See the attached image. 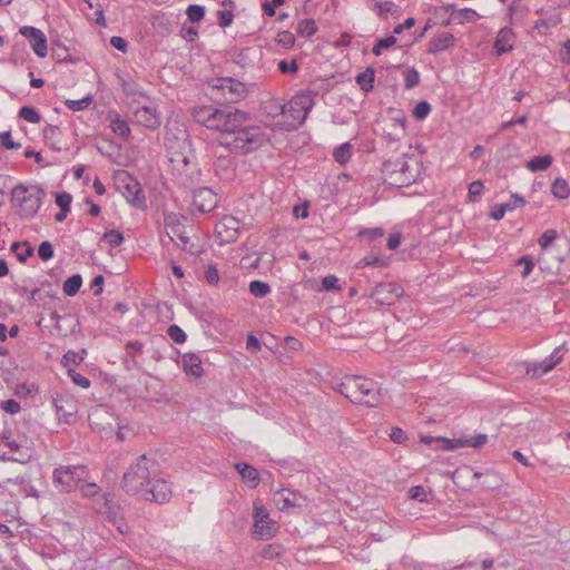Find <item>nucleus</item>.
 I'll return each mask as SVG.
<instances>
[{
  "label": "nucleus",
  "instance_id": "nucleus-42",
  "mask_svg": "<svg viewBox=\"0 0 570 570\" xmlns=\"http://www.w3.org/2000/svg\"><path fill=\"white\" fill-rule=\"evenodd\" d=\"M546 366H547V362L544 360L542 362L530 363L527 365L525 373L528 376H530L532 379L540 377L543 374L551 371V370H546Z\"/></svg>",
  "mask_w": 570,
  "mask_h": 570
},
{
  "label": "nucleus",
  "instance_id": "nucleus-58",
  "mask_svg": "<svg viewBox=\"0 0 570 570\" xmlns=\"http://www.w3.org/2000/svg\"><path fill=\"white\" fill-rule=\"evenodd\" d=\"M557 238V232L554 229H547L538 240L539 246L542 249L548 248Z\"/></svg>",
  "mask_w": 570,
  "mask_h": 570
},
{
  "label": "nucleus",
  "instance_id": "nucleus-57",
  "mask_svg": "<svg viewBox=\"0 0 570 570\" xmlns=\"http://www.w3.org/2000/svg\"><path fill=\"white\" fill-rule=\"evenodd\" d=\"M67 373L76 385L82 389H88L90 386V380L80 373H77L75 370L69 368Z\"/></svg>",
  "mask_w": 570,
  "mask_h": 570
},
{
  "label": "nucleus",
  "instance_id": "nucleus-3",
  "mask_svg": "<svg viewBox=\"0 0 570 570\" xmlns=\"http://www.w3.org/2000/svg\"><path fill=\"white\" fill-rule=\"evenodd\" d=\"M156 472L157 463L142 454L131 463L124 473L121 482L122 489L127 494H139L148 484H150Z\"/></svg>",
  "mask_w": 570,
  "mask_h": 570
},
{
  "label": "nucleus",
  "instance_id": "nucleus-25",
  "mask_svg": "<svg viewBox=\"0 0 570 570\" xmlns=\"http://www.w3.org/2000/svg\"><path fill=\"white\" fill-rule=\"evenodd\" d=\"M107 510L105 511L106 519L112 523L120 533H127L128 527L124 520L122 514L120 513L118 508L114 505H109V502L106 503Z\"/></svg>",
  "mask_w": 570,
  "mask_h": 570
},
{
  "label": "nucleus",
  "instance_id": "nucleus-11",
  "mask_svg": "<svg viewBox=\"0 0 570 570\" xmlns=\"http://www.w3.org/2000/svg\"><path fill=\"white\" fill-rule=\"evenodd\" d=\"M403 293V288L396 283H380L371 289L368 297L380 305H393Z\"/></svg>",
  "mask_w": 570,
  "mask_h": 570
},
{
  "label": "nucleus",
  "instance_id": "nucleus-15",
  "mask_svg": "<svg viewBox=\"0 0 570 570\" xmlns=\"http://www.w3.org/2000/svg\"><path fill=\"white\" fill-rule=\"evenodd\" d=\"M217 195L207 187L195 190L193 196L194 209L199 214L212 212L217 206Z\"/></svg>",
  "mask_w": 570,
  "mask_h": 570
},
{
  "label": "nucleus",
  "instance_id": "nucleus-39",
  "mask_svg": "<svg viewBox=\"0 0 570 570\" xmlns=\"http://www.w3.org/2000/svg\"><path fill=\"white\" fill-rule=\"evenodd\" d=\"M110 127L112 131L124 138H127L130 134L129 125L126 120L121 119L119 116H116L111 119Z\"/></svg>",
  "mask_w": 570,
  "mask_h": 570
},
{
  "label": "nucleus",
  "instance_id": "nucleus-30",
  "mask_svg": "<svg viewBox=\"0 0 570 570\" xmlns=\"http://www.w3.org/2000/svg\"><path fill=\"white\" fill-rule=\"evenodd\" d=\"M296 32L304 38H311L317 32V26L314 19H303L296 26Z\"/></svg>",
  "mask_w": 570,
  "mask_h": 570
},
{
  "label": "nucleus",
  "instance_id": "nucleus-31",
  "mask_svg": "<svg viewBox=\"0 0 570 570\" xmlns=\"http://www.w3.org/2000/svg\"><path fill=\"white\" fill-rule=\"evenodd\" d=\"M82 285V277L80 274H75L67 278L62 285V291L67 296H75Z\"/></svg>",
  "mask_w": 570,
  "mask_h": 570
},
{
  "label": "nucleus",
  "instance_id": "nucleus-43",
  "mask_svg": "<svg viewBox=\"0 0 570 570\" xmlns=\"http://www.w3.org/2000/svg\"><path fill=\"white\" fill-rule=\"evenodd\" d=\"M397 39L395 36H389L386 38L379 39L374 45L372 52L374 56H381L383 49H389L396 43Z\"/></svg>",
  "mask_w": 570,
  "mask_h": 570
},
{
  "label": "nucleus",
  "instance_id": "nucleus-17",
  "mask_svg": "<svg viewBox=\"0 0 570 570\" xmlns=\"http://www.w3.org/2000/svg\"><path fill=\"white\" fill-rule=\"evenodd\" d=\"M222 242H235L239 235V222L234 217H224L215 227Z\"/></svg>",
  "mask_w": 570,
  "mask_h": 570
},
{
  "label": "nucleus",
  "instance_id": "nucleus-9",
  "mask_svg": "<svg viewBox=\"0 0 570 570\" xmlns=\"http://www.w3.org/2000/svg\"><path fill=\"white\" fill-rule=\"evenodd\" d=\"M139 495L146 501L164 504L168 502L171 497V487L166 480L157 478L156 473L150 484H148Z\"/></svg>",
  "mask_w": 570,
  "mask_h": 570
},
{
  "label": "nucleus",
  "instance_id": "nucleus-32",
  "mask_svg": "<svg viewBox=\"0 0 570 570\" xmlns=\"http://www.w3.org/2000/svg\"><path fill=\"white\" fill-rule=\"evenodd\" d=\"M551 193L558 199L568 198L570 195V189H569L567 180H564L562 178L554 179V181L551 186Z\"/></svg>",
  "mask_w": 570,
  "mask_h": 570
},
{
  "label": "nucleus",
  "instance_id": "nucleus-23",
  "mask_svg": "<svg viewBox=\"0 0 570 570\" xmlns=\"http://www.w3.org/2000/svg\"><path fill=\"white\" fill-rule=\"evenodd\" d=\"M234 468L250 488H256L259 484V473L255 466L245 462H237Z\"/></svg>",
  "mask_w": 570,
  "mask_h": 570
},
{
  "label": "nucleus",
  "instance_id": "nucleus-20",
  "mask_svg": "<svg viewBox=\"0 0 570 570\" xmlns=\"http://www.w3.org/2000/svg\"><path fill=\"white\" fill-rule=\"evenodd\" d=\"M134 116L136 121L146 128L156 129L160 125L158 116L156 115L155 110L150 107L144 106L137 108L134 111Z\"/></svg>",
  "mask_w": 570,
  "mask_h": 570
},
{
  "label": "nucleus",
  "instance_id": "nucleus-13",
  "mask_svg": "<svg viewBox=\"0 0 570 570\" xmlns=\"http://www.w3.org/2000/svg\"><path fill=\"white\" fill-rule=\"evenodd\" d=\"M183 218L185 217L174 212H164V224L165 228L167 229L168 237L173 242L175 238L179 239L181 242V246L185 247L189 242V237L186 236L184 232L185 227L181 223Z\"/></svg>",
  "mask_w": 570,
  "mask_h": 570
},
{
  "label": "nucleus",
  "instance_id": "nucleus-14",
  "mask_svg": "<svg viewBox=\"0 0 570 570\" xmlns=\"http://www.w3.org/2000/svg\"><path fill=\"white\" fill-rule=\"evenodd\" d=\"M19 32L29 40L32 50L38 57L45 58L47 56V38L40 29L24 26L20 28Z\"/></svg>",
  "mask_w": 570,
  "mask_h": 570
},
{
  "label": "nucleus",
  "instance_id": "nucleus-35",
  "mask_svg": "<svg viewBox=\"0 0 570 570\" xmlns=\"http://www.w3.org/2000/svg\"><path fill=\"white\" fill-rule=\"evenodd\" d=\"M351 150H352L351 144L344 142L334 149L333 157L338 164L344 165L351 158V155H352Z\"/></svg>",
  "mask_w": 570,
  "mask_h": 570
},
{
  "label": "nucleus",
  "instance_id": "nucleus-33",
  "mask_svg": "<svg viewBox=\"0 0 570 570\" xmlns=\"http://www.w3.org/2000/svg\"><path fill=\"white\" fill-rule=\"evenodd\" d=\"M249 293L256 298H264L271 293V286L262 281H252L249 283Z\"/></svg>",
  "mask_w": 570,
  "mask_h": 570
},
{
  "label": "nucleus",
  "instance_id": "nucleus-7",
  "mask_svg": "<svg viewBox=\"0 0 570 570\" xmlns=\"http://www.w3.org/2000/svg\"><path fill=\"white\" fill-rule=\"evenodd\" d=\"M89 479V470L83 464L59 465L52 472V483L61 493L76 491L80 482Z\"/></svg>",
  "mask_w": 570,
  "mask_h": 570
},
{
  "label": "nucleus",
  "instance_id": "nucleus-19",
  "mask_svg": "<svg viewBox=\"0 0 570 570\" xmlns=\"http://www.w3.org/2000/svg\"><path fill=\"white\" fill-rule=\"evenodd\" d=\"M56 298L57 293L49 282L42 283L38 288L30 292V304L32 305L45 306Z\"/></svg>",
  "mask_w": 570,
  "mask_h": 570
},
{
  "label": "nucleus",
  "instance_id": "nucleus-26",
  "mask_svg": "<svg viewBox=\"0 0 570 570\" xmlns=\"http://www.w3.org/2000/svg\"><path fill=\"white\" fill-rule=\"evenodd\" d=\"M552 157L550 155L537 156L531 158L527 163V168L530 171L537 173L548 169L552 164Z\"/></svg>",
  "mask_w": 570,
  "mask_h": 570
},
{
  "label": "nucleus",
  "instance_id": "nucleus-2",
  "mask_svg": "<svg viewBox=\"0 0 570 570\" xmlns=\"http://www.w3.org/2000/svg\"><path fill=\"white\" fill-rule=\"evenodd\" d=\"M337 391L355 404L377 406L381 402L380 389L374 381L366 377L345 376Z\"/></svg>",
  "mask_w": 570,
  "mask_h": 570
},
{
  "label": "nucleus",
  "instance_id": "nucleus-52",
  "mask_svg": "<svg viewBox=\"0 0 570 570\" xmlns=\"http://www.w3.org/2000/svg\"><path fill=\"white\" fill-rule=\"evenodd\" d=\"M38 255L42 261H49L53 257L55 252L52 244L48 240H43L38 247Z\"/></svg>",
  "mask_w": 570,
  "mask_h": 570
},
{
  "label": "nucleus",
  "instance_id": "nucleus-62",
  "mask_svg": "<svg viewBox=\"0 0 570 570\" xmlns=\"http://www.w3.org/2000/svg\"><path fill=\"white\" fill-rule=\"evenodd\" d=\"M505 205V208L508 209V212H511V210H514L515 208L518 207H522L525 205V200L522 196L518 195V194H512L510 196V199L504 203Z\"/></svg>",
  "mask_w": 570,
  "mask_h": 570
},
{
  "label": "nucleus",
  "instance_id": "nucleus-47",
  "mask_svg": "<svg viewBox=\"0 0 570 570\" xmlns=\"http://www.w3.org/2000/svg\"><path fill=\"white\" fill-rule=\"evenodd\" d=\"M420 82V75L415 68L406 69L404 73V85L406 89L416 87Z\"/></svg>",
  "mask_w": 570,
  "mask_h": 570
},
{
  "label": "nucleus",
  "instance_id": "nucleus-5",
  "mask_svg": "<svg viewBox=\"0 0 570 570\" xmlns=\"http://www.w3.org/2000/svg\"><path fill=\"white\" fill-rule=\"evenodd\" d=\"M207 89L212 99L218 104H236L247 94L245 83L230 77L210 79Z\"/></svg>",
  "mask_w": 570,
  "mask_h": 570
},
{
  "label": "nucleus",
  "instance_id": "nucleus-8",
  "mask_svg": "<svg viewBox=\"0 0 570 570\" xmlns=\"http://www.w3.org/2000/svg\"><path fill=\"white\" fill-rule=\"evenodd\" d=\"M117 186L127 202L138 209L147 207L146 197L140 183L129 173L122 170L117 175Z\"/></svg>",
  "mask_w": 570,
  "mask_h": 570
},
{
  "label": "nucleus",
  "instance_id": "nucleus-10",
  "mask_svg": "<svg viewBox=\"0 0 570 570\" xmlns=\"http://www.w3.org/2000/svg\"><path fill=\"white\" fill-rule=\"evenodd\" d=\"M314 105L315 101L311 99V96H304L299 92L289 101L288 105L276 106V109H279V114L297 111V115H292V118L302 125Z\"/></svg>",
  "mask_w": 570,
  "mask_h": 570
},
{
  "label": "nucleus",
  "instance_id": "nucleus-60",
  "mask_svg": "<svg viewBox=\"0 0 570 570\" xmlns=\"http://www.w3.org/2000/svg\"><path fill=\"white\" fill-rule=\"evenodd\" d=\"M72 202V197L68 193H59L56 196V204L59 206V208L63 212L70 210V205Z\"/></svg>",
  "mask_w": 570,
  "mask_h": 570
},
{
  "label": "nucleus",
  "instance_id": "nucleus-1",
  "mask_svg": "<svg viewBox=\"0 0 570 570\" xmlns=\"http://www.w3.org/2000/svg\"><path fill=\"white\" fill-rule=\"evenodd\" d=\"M214 130L220 132L219 145L233 154H248L266 141L262 128L249 125L248 114L239 109L223 108Z\"/></svg>",
  "mask_w": 570,
  "mask_h": 570
},
{
  "label": "nucleus",
  "instance_id": "nucleus-49",
  "mask_svg": "<svg viewBox=\"0 0 570 570\" xmlns=\"http://www.w3.org/2000/svg\"><path fill=\"white\" fill-rule=\"evenodd\" d=\"M92 101V98L90 96H87L82 99H78V100H70L68 99L66 101V106L70 109V110H73V111H80V110H85Z\"/></svg>",
  "mask_w": 570,
  "mask_h": 570
},
{
  "label": "nucleus",
  "instance_id": "nucleus-36",
  "mask_svg": "<svg viewBox=\"0 0 570 570\" xmlns=\"http://www.w3.org/2000/svg\"><path fill=\"white\" fill-rule=\"evenodd\" d=\"M488 435L487 434H478L474 438L470 439H453L454 444H458V448L460 446H472V448H480L487 443Z\"/></svg>",
  "mask_w": 570,
  "mask_h": 570
},
{
  "label": "nucleus",
  "instance_id": "nucleus-38",
  "mask_svg": "<svg viewBox=\"0 0 570 570\" xmlns=\"http://www.w3.org/2000/svg\"><path fill=\"white\" fill-rule=\"evenodd\" d=\"M51 55L52 58L60 63L70 60L68 48L59 41L53 42Z\"/></svg>",
  "mask_w": 570,
  "mask_h": 570
},
{
  "label": "nucleus",
  "instance_id": "nucleus-48",
  "mask_svg": "<svg viewBox=\"0 0 570 570\" xmlns=\"http://www.w3.org/2000/svg\"><path fill=\"white\" fill-rule=\"evenodd\" d=\"M295 41V36L291 31H281L277 33L276 42L286 49L292 48Z\"/></svg>",
  "mask_w": 570,
  "mask_h": 570
},
{
  "label": "nucleus",
  "instance_id": "nucleus-53",
  "mask_svg": "<svg viewBox=\"0 0 570 570\" xmlns=\"http://www.w3.org/2000/svg\"><path fill=\"white\" fill-rule=\"evenodd\" d=\"M83 497H95L99 492V487L88 480L80 482L78 489Z\"/></svg>",
  "mask_w": 570,
  "mask_h": 570
},
{
  "label": "nucleus",
  "instance_id": "nucleus-46",
  "mask_svg": "<svg viewBox=\"0 0 570 570\" xmlns=\"http://www.w3.org/2000/svg\"><path fill=\"white\" fill-rule=\"evenodd\" d=\"M102 239L106 240L111 247H118L122 244L124 236L120 232L110 229L102 235Z\"/></svg>",
  "mask_w": 570,
  "mask_h": 570
},
{
  "label": "nucleus",
  "instance_id": "nucleus-50",
  "mask_svg": "<svg viewBox=\"0 0 570 570\" xmlns=\"http://www.w3.org/2000/svg\"><path fill=\"white\" fill-rule=\"evenodd\" d=\"M430 112H431V105L425 100L417 102L413 110V115L417 120L425 119Z\"/></svg>",
  "mask_w": 570,
  "mask_h": 570
},
{
  "label": "nucleus",
  "instance_id": "nucleus-63",
  "mask_svg": "<svg viewBox=\"0 0 570 570\" xmlns=\"http://www.w3.org/2000/svg\"><path fill=\"white\" fill-rule=\"evenodd\" d=\"M122 89L127 96H131L132 98L145 96L142 90L135 82L125 81L122 83Z\"/></svg>",
  "mask_w": 570,
  "mask_h": 570
},
{
  "label": "nucleus",
  "instance_id": "nucleus-27",
  "mask_svg": "<svg viewBox=\"0 0 570 570\" xmlns=\"http://www.w3.org/2000/svg\"><path fill=\"white\" fill-rule=\"evenodd\" d=\"M11 250L16 253L19 262L24 263L29 257H31L35 253L33 247L29 242L19 243L16 242L11 245Z\"/></svg>",
  "mask_w": 570,
  "mask_h": 570
},
{
  "label": "nucleus",
  "instance_id": "nucleus-56",
  "mask_svg": "<svg viewBox=\"0 0 570 570\" xmlns=\"http://www.w3.org/2000/svg\"><path fill=\"white\" fill-rule=\"evenodd\" d=\"M7 446L11 452H19L22 449V445L18 443L16 440H11L10 433H2L0 435V446Z\"/></svg>",
  "mask_w": 570,
  "mask_h": 570
},
{
  "label": "nucleus",
  "instance_id": "nucleus-61",
  "mask_svg": "<svg viewBox=\"0 0 570 570\" xmlns=\"http://www.w3.org/2000/svg\"><path fill=\"white\" fill-rule=\"evenodd\" d=\"M278 70L282 73H296L298 71V65L296 59H293L291 62H288L287 60H281L278 62Z\"/></svg>",
  "mask_w": 570,
  "mask_h": 570
},
{
  "label": "nucleus",
  "instance_id": "nucleus-55",
  "mask_svg": "<svg viewBox=\"0 0 570 570\" xmlns=\"http://www.w3.org/2000/svg\"><path fill=\"white\" fill-rule=\"evenodd\" d=\"M0 141H1V145L6 149H9V150H13V149L17 150V149L21 148V144L14 142L12 140L11 131H9V130L0 132Z\"/></svg>",
  "mask_w": 570,
  "mask_h": 570
},
{
  "label": "nucleus",
  "instance_id": "nucleus-64",
  "mask_svg": "<svg viewBox=\"0 0 570 570\" xmlns=\"http://www.w3.org/2000/svg\"><path fill=\"white\" fill-rule=\"evenodd\" d=\"M0 407L10 414H16L21 410L20 403L12 399L2 401Z\"/></svg>",
  "mask_w": 570,
  "mask_h": 570
},
{
  "label": "nucleus",
  "instance_id": "nucleus-45",
  "mask_svg": "<svg viewBox=\"0 0 570 570\" xmlns=\"http://www.w3.org/2000/svg\"><path fill=\"white\" fill-rule=\"evenodd\" d=\"M167 335L176 344H183L186 342L187 338L186 333L176 324H173L168 327Z\"/></svg>",
  "mask_w": 570,
  "mask_h": 570
},
{
  "label": "nucleus",
  "instance_id": "nucleus-54",
  "mask_svg": "<svg viewBox=\"0 0 570 570\" xmlns=\"http://www.w3.org/2000/svg\"><path fill=\"white\" fill-rule=\"evenodd\" d=\"M517 265H523V271L521 272V276L523 278H527L532 273V271L534 268L533 259L528 255L521 256L517 261Z\"/></svg>",
  "mask_w": 570,
  "mask_h": 570
},
{
  "label": "nucleus",
  "instance_id": "nucleus-4",
  "mask_svg": "<svg viewBox=\"0 0 570 570\" xmlns=\"http://www.w3.org/2000/svg\"><path fill=\"white\" fill-rule=\"evenodd\" d=\"M407 159L411 157L404 153L402 157L396 159H386L382 164V174L392 186L404 187L416 181L420 175L419 163H415V168L412 167Z\"/></svg>",
  "mask_w": 570,
  "mask_h": 570
},
{
  "label": "nucleus",
  "instance_id": "nucleus-21",
  "mask_svg": "<svg viewBox=\"0 0 570 570\" xmlns=\"http://www.w3.org/2000/svg\"><path fill=\"white\" fill-rule=\"evenodd\" d=\"M453 43L454 36L450 32H442L429 41L428 52L439 53L452 47Z\"/></svg>",
  "mask_w": 570,
  "mask_h": 570
},
{
  "label": "nucleus",
  "instance_id": "nucleus-59",
  "mask_svg": "<svg viewBox=\"0 0 570 570\" xmlns=\"http://www.w3.org/2000/svg\"><path fill=\"white\" fill-rule=\"evenodd\" d=\"M528 12V7L522 3V0H513L509 6V14L523 17Z\"/></svg>",
  "mask_w": 570,
  "mask_h": 570
},
{
  "label": "nucleus",
  "instance_id": "nucleus-18",
  "mask_svg": "<svg viewBox=\"0 0 570 570\" xmlns=\"http://www.w3.org/2000/svg\"><path fill=\"white\" fill-rule=\"evenodd\" d=\"M274 502L281 511L289 508L301 507L305 499L299 493L288 489L276 491L273 497Z\"/></svg>",
  "mask_w": 570,
  "mask_h": 570
},
{
  "label": "nucleus",
  "instance_id": "nucleus-6",
  "mask_svg": "<svg viewBox=\"0 0 570 570\" xmlns=\"http://www.w3.org/2000/svg\"><path fill=\"white\" fill-rule=\"evenodd\" d=\"M12 203L18 208L20 217L32 218L40 209L46 193L39 185H19L12 189Z\"/></svg>",
  "mask_w": 570,
  "mask_h": 570
},
{
  "label": "nucleus",
  "instance_id": "nucleus-41",
  "mask_svg": "<svg viewBox=\"0 0 570 570\" xmlns=\"http://www.w3.org/2000/svg\"><path fill=\"white\" fill-rule=\"evenodd\" d=\"M566 353L564 345L556 347L552 353L544 360L547 362L546 370H552L561 362Z\"/></svg>",
  "mask_w": 570,
  "mask_h": 570
},
{
  "label": "nucleus",
  "instance_id": "nucleus-24",
  "mask_svg": "<svg viewBox=\"0 0 570 570\" xmlns=\"http://www.w3.org/2000/svg\"><path fill=\"white\" fill-rule=\"evenodd\" d=\"M512 38V31L508 28H502L495 38L494 49L497 56H502L513 49V46L510 43Z\"/></svg>",
  "mask_w": 570,
  "mask_h": 570
},
{
  "label": "nucleus",
  "instance_id": "nucleus-29",
  "mask_svg": "<svg viewBox=\"0 0 570 570\" xmlns=\"http://www.w3.org/2000/svg\"><path fill=\"white\" fill-rule=\"evenodd\" d=\"M374 78H375L374 69L368 67L365 69V71H363L356 76V83L361 87L362 90L367 92L373 89Z\"/></svg>",
  "mask_w": 570,
  "mask_h": 570
},
{
  "label": "nucleus",
  "instance_id": "nucleus-12",
  "mask_svg": "<svg viewBox=\"0 0 570 570\" xmlns=\"http://www.w3.org/2000/svg\"><path fill=\"white\" fill-rule=\"evenodd\" d=\"M254 528L259 539H268L276 532V523L269 518L268 510L258 502L254 503Z\"/></svg>",
  "mask_w": 570,
  "mask_h": 570
},
{
  "label": "nucleus",
  "instance_id": "nucleus-16",
  "mask_svg": "<svg viewBox=\"0 0 570 570\" xmlns=\"http://www.w3.org/2000/svg\"><path fill=\"white\" fill-rule=\"evenodd\" d=\"M223 108L214 106H199L193 109V117L196 122L214 130Z\"/></svg>",
  "mask_w": 570,
  "mask_h": 570
},
{
  "label": "nucleus",
  "instance_id": "nucleus-40",
  "mask_svg": "<svg viewBox=\"0 0 570 570\" xmlns=\"http://www.w3.org/2000/svg\"><path fill=\"white\" fill-rule=\"evenodd\" d=\"M421 441L425 444H431L433 442H436L440 444V448L442 450H446V451H450V450H454V449H458V444H454V441L453 440H450V439H446V438H441V436H438V438H434V436H423L421 439Z\"/></svg>",
  "mask_w": 570,
  "mask_h": 570
},
{
  "label": "nucleus",
  "instance_id": "nucleus-51",
  "mask_svg": "<svg viewBox=\"0 0 570 570\" xmlns=\"http://www.w3.org/2000/svg\"><path fill=\"white\" fill-rule=\"evenodd\" d=\"M428 491L424 489L423 485H415V487H412L409 491V497L412 499V500H416L419 502H428L429 499H428Z\"/></svg>",
  "mask_w": 570,
  "mask_h": 570
},
{
  "label": "nucleus",
  "instance_id": "nucleus-44",
  "mask_svg": "<svg viewBox=\"0 0 570 570\" xmlns=\"http://www.w3.org/2000/svg\"><path fill=\"white\" fill-rule=\"evenodd\" d=\"M186 14L190 22H199L205 16V8L199 4H190L186 10Z\"/></svg>",
  "mask_w": 570,
  "mask_h": 570
},
{
  "label": "nucleus",
  "instance_id": "nucleus-34",
  "mask_svg": "<svg viewBox=\"0 0 570 570\" xmlns=\"http://www.w3.org/2000/svg\"><path fill=\"white\" fill-rule=\"evenodd\" d=\"M86 356H87V350L86 348H81L78 352L70 350V351H68L62 356L61 364L63 366H67L70 363H72L75 365H78L79 363H81L86 358Z\"/></svg>",
  "mask_w": 570,
  "mask_h": 570
},
{
  "label": "nucleus",
  "instance_id": "nucleus-28",
  "mask_svg": "<svg viewBox=\"0 0 570 570\" xmlns=\"http://www.w3.org/2000/svg\"><path fill=\"white\" fill-rule=\"evenodd\" d=\"M479 18H480V14L471 8L453 10V12H452V19H456V22L460 24H463L466 22H474Z\"/></svg>",
  "mask_w": 570,
  "mask_h": 570
},
{
  "label": "nucleus",
  "instance_id": "nucleus-37",
  "mask_svg": "<svg viewBox=\"0 0 570 570\" xmlns=\"http://www.w3.org/2000/svg\"><path fill=\"white\" fill-rule=\"evenodd\" d=\"M19 117L31 124H38L41 120L39 111L32 106H22L19 109Z\"/></svg>",
  "mask_w": 570,
  "mask_h": 570
},
{
  "label": "nucleus",
  "instance_id": "nucleus-22",
  "mask_svg": "<svg viewBox=\"0 0 570 570\" xmlns=\"http://www.w3.org/2000/svg\"><path fill=\"white\" fill-rule=\"evenodd\" d=\"M183 368L187 375L200 377L203 375V366L200 357L195 353H186L183 355Z\"/></svg>",
  "mask_w": 570,
  "mask_h": 570
}]
</instances>
